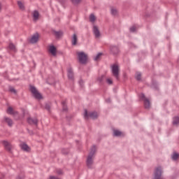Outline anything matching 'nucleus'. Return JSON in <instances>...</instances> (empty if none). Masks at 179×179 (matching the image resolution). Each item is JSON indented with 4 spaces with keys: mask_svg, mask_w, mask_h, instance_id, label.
<instances>
[{
    "mask_svg": "<svg viewBox=\"0 0 179 179\" xmlns=\"http://www.w3.org/2000/svg\"><path fill=\"white\" fill-rule=\"evenodd\" d=\"M152 87H154V89H157V83L156 81L152 82Z\"/></svg>",
    "mask_w": 179,
    "mask_h": 179,
    "instance_id": "c9c22d12",
    "label": "nucleus"
},
{
    "mask_svg": "<svg viewBox=\"0 0 179 179\" xmlns=\"http://www.w3.org/2000/svg\"><path fill=\"white\" fill-rule=\"evenodd\" d=\"M52 32L55 34V37H57V38H59V37H61V36H62V31L53 30Z\"/></svg>",
    "mask_w": 179,
    "mask_h": 179,
    "instance_id": "a211bd4d",
    "label": "nucleus"
},
{
    "mask_svg": "<svg viewBox=\"0 0 179 179\" xmlns=\"http://www.w3.org/2000/svg\"><path fill=\"white\" fill-rule=\"evenodd\" d=\"M173 125H175L177 127V125H179V117L178 116H175L173 118Z\"/></svg>",
    "mask_w": 179,
    "mask_h": 179,
    "instance_id": "6ab92c4d",
    "label": "nucleus"
},
{
    "mask_svg": "<svg viewBox=\"0 0 179 179\" xmlns=\"http://www.w3.org/2000/svg\"><path fill=\"white\" fill-rule=\"evenodd\" d=\"M49 51L51 52L52 55L55 56L57 55V48L54 45H50L49 48Z\"/></svg>",
    "mask_w": 179,
    "mask_h": 179,
    "instance_id": "4468645a",
    "label": "nucleus"
},
{
    "mask_svg": "<svg viewBox=\"0 0 179 179\" xmlns=\"http://www.w3.org/2000/svg\"><path fill=\"white\" fill-rule=\"evenodd\" d=\"M81 0H71V2L74 4V5H78V3H80Z\"/></svg>",
    "mask_w": 179,
    "mask_h": 179,
    "instance_id": "72a5a7b5",
    "label": "nucleus"
},
{
    "mask_svg": "<svg viewBox=\"0 0 179 179\" xmlns=\"http://www.w3.org/2000/svg\"><path fill=\"white\" fill-rule=\"evenodd\" d=\"M30 91L31 93H32L34 97H35V99H37L38 100H40V99H43L41 94H40L39 92L37 91V89H36L34 86H30Z\"/></svg>",
    "mask_w": 179,
    "mask_h": 179,
    "instance_id": "423d86ee",
    "label": "nucleus"
},
{
    "mask_svg": "<svg viewBox=\"0 0 179 179\" xmlns=\"http://www.w3.org/2000/svg\"><path fill=\"white\" fill-rule=\"evenodd\" d=\"M0 9H1V3H0Z\"/></svg>",
    "mask_w": 179,
    "mask_h": 179,
    "instance_id": "a18cd8bd",
    "label": "nucleus"
},
{
    "mask_svg": "<svg viewBox=\"0 0 179 179\" xmlns=\"http://www.w3.org/2000/svg\"><path fill=\"white\" fill-rule=\"evenodd\" d=\"M4 121L8 124V127H12L13 125V120L9 117H5Z\"/></svg>",
    "mask_w": 179,
    "mask_h": 179,
    "instance_id": "dca6fc26",
    "label": "nucleus"
},
{
    "mask_svg": "<svg viewBox=\"0 0 179 179\" xmlns=\"http://www.w3.org/2000/svg\"><path fill=\"white\" fill-rule=\"evenodd\" d=\"M45 108L47 111H50L51 110V103H46L45 104Z\"/></svg>",
    "mask_w": 179,
    "mask_h": 179,
    "instance_id": "bb28decb",
    "label": "nucleus"
},
{
    "mask_svg": "<svg viewBox=\"0 0 179 179\" xmlns=\"http://www.w3.org/2000/svg\"><path fill=\"white\" fill-rule=\"evenodd\" d=\"M49 179H59V178L55 176H50Z\"/></svg>",
    "mask_w": 179,
    "mask_h": 179,
    "instance_id": "a19ab883",
    "label": "nucleus"
},
{
    "mask_svg": "<svg viewBox=\"0 0 179 179\" xmlns=\"http://www.w3.org/2000/svg\"><path fill=\"white\" fill-rule=\"evenodd\" d=\"M8 48H10V50L11 51H14V52L16 51V48L15 47V45H13V43H10L9 46H8Z\"/></svg>",
    "mask_w": 179,
    "mask_h": 179,
    "instance_id": "cd10ccee",
    "label": "nucleus"
},
{
    "mask_svg": "<svg viewBox=\"0 0 179 179\" xmlns=\"http://www.w3.org/2000/svg\"><path fill=\"white\" fill-rule=\"evenodd\" d=\"M38 16H39L38 11L37 10L34 11L33 13L34 20H37L38 19Z\"/></svg>",
    "mask_w": 179,
    "mask_h": 179,
    "instance_id": "412c9836",
    "label": "nucleus"
},
{
    "mask_svg": "<svg viewBox=\"0 0 179 179\" xmlns=\"http://www.w3.org/2000/svg\"><path fill=\"white\" fill-rule=\"evenodd\" d=\"M27 121L30 125H36L37 127L38 124V120L36 117L32 118L29 117L27 118Z\"/></svg>",
    "mask_w": 179,
    "mask_h": 179,
    "instance_id": "1a4fd4ad",
    "label": "nucleus"
},
{
    "mask_svg": "<svg viewBox=\"0 0 179 179\" xmlns=\"http://www.w3.org/2000/svg\"><path fill=\"white\" fill-rule=\"evenodd\" d=\"M77 43H78V36H76V34H74L71 39V44L72 45H76Z\"/></svg>",
    "mask_w": 179,
    "mask_h": 179,
    "instance_id": "f3484780",
    "label": "nucleus"
},
{
    "mask_svg": "<svg viewBox=\"0 0 179 179\" xmlns=\"http://www.w3.org/2000/svg\"><path fill=\"white\" fill-rule=\"evenodd\" d=\"M3 145H4V147L8 152H10V150H12V145L9 142L4 141H3Z\"/></svg>",
    "mask_w": 179,
    "mask_h": 179,
    "instance_id": "ddd939ff",
    "label": "nucleus"
},
{
    "mask_svg": "<svg viewBox=\"0 0 179 179\" xmlns=\"http://www.w3.org/2000/svg\"><path fill=\"white\" fill-rule=\"evenodd\" d=\"M17 5L21 10H24V5H23V3H22V1H18Z\"/></svg>",
    "mask_w": 179,
    "mask_h": 179,
    "instance_id": "b1692460",
    "label": "nucleus"
},
{
    "mask_svg": "<svg viewBox=\"0 0 179 179\" xmlns=\"http://www.w3.org/2000/svg\"><path fill=\"white\" fill-rule=\"evenodd\" d=\"M106 82L108 85H113V80L110 79V78H107L106 79Z\"/></svg>",
    "mask_w": 179,
    "mask_h": 179,
    "instance_id": "e433bc0d",
    "label": "nucleus"
},
{
    "mask_svg": "<svg viewBox=\"0 0 179 179\" xmlns=\"http://www.w3.org/2000/svg\"><path fill=\"white\" fill-rule=\"evenodd\" d=\"M178 157H179V155L178 153H176V152L173 153L171 156L172 160H174V161L177 160Z\"/></svg>",
    "mask_w": 179,
    "mask_h": 179,
    "instance_id": "a878e982",
    "label": "nucleus"
},
{
    "mask_svg": "<svg viewBox=\"0 0 179 179\" xmlns=\"http://www.w3.org/2000/svg\"><path fill=\"white\" fill-rule=\"evenodd\" d=\"M62 106L63 111H68V107L66 106V102L65 101H63L62 102Z\"/></svg>",
    "mask_w": 179,
    "mask_h": 179,
    "instance_id": "5701e85b",
    "label": "nucleus"
},
{
    "mask_svg": "<svg viewBox=\"0 0 179 179\" xmlns=\"http://www.w3.org/2000/svg\"><path fill=\"white\" fill-rule=\"evenodd\" d=\"M111 72L114 78L120 80V66L117 64H113L111 66Z\"/></svg>",
    "mask_w": 179,
    "mask_h": 179,
    "instance_id": "f03ea898",
    "label": "nucleus"
},
{
    "mask_svg": "<svg viewBox=\"0 0 179 179\" xmlns=\"http://www.w3.org/2000/svg\"><path fill=\"white\" fill-rule=\"evenodd\" d=\"M98 82L99 83H103V80H104V76H101L97 78Z\"/></svg>",
    "mask_w": 179,
    "mask_h": 179,
    "instance_id": "c756f323",
    "label": "nucleus"
},
{
    "mask_svg": "<svg viewBox=\"0 0 179 179\" xmlns=\"http://www.w3.org/2000/svg\"><path fill=\"white\" fill-rule=\"evenodd\" d=\"M56 173L59 175L61 176V174L63 173L61 169H57Z\"/></svg>",
    "mask_w": 179,
    "mask_h": 179,
    "instance_id": "4c0bfd02",
    "label": "nucleus"
},
{
    "mask_svg": "<svg viewBox=\"0 0 179 179\" xmlns=\"http://www.w3.org/2000/svg\"><path fill=\"white\" fill-rule=\"evenodd\" d=\"M67 76L70 80H73V70L72 68H69L67 70Z\"/></svg>",
    "mask_w": 179,
    "mask_h": 179,
    "instance_id": "f8f14e48",
    "label": "nucleus"
},
{
    "mask_svg": "<svg viewBox=\"0 0 179 179\" xmlns=\"http://www.w3.org/2000/svg\"><path fill=\"white\" fill-rule=\"evenodd\" d=\"M110 50L113 55H117L120 53V48L117 45H110Z\"/></svg>",
    "mask_w": 179,
    "mask_h": 179,
    "instance_id": "6e6552de",
    "label": "nucleus"
},
{
    "mask_svg": "<svg viewBox=\"0 0 179 179\" xmlns=\"http://www.w3.org/2000/svg\"><path fill=\"white\" fill-rule=\"evenodd\" d=\"M162 174H163V171L162 170V166L157 167L154 172L153 179H163Z\"/></svg>",
    "mask_w": 179,
    "mask_h": 179,
    "instance_id": "20e7f679",
    "label": "nucleus"
},
{
    "mask_svg": "<svg viewBox=\"0 0 179 179\" xmlns=\"http://www.w3.org/2000/svg\"><path fill=\"white\" fill-rule=\"evenodd\" d=\"M77 55L80 64H86L87 62V55L85 52H78Z\"/></svg>",
    "mask_w": 179,
    "mask_h": 179,
    "instance_id": "7ed1b4c3",
    "label": "nucleus"
},
{
    "mask_svg": "<svg viewBox=\"0 0 179 179\" xmlns=\"http://www.w3.org/2000/svg\"><path fill=\"white\" fill-rule=\"evenodd\" d=\"M38 41V33H36L32 36V37L29 40V43L31 44H36Z\"/></svg>",
    "mask_w": 179,
    "mask_h": 179,
    "instance_id": "9b49d317",
    "label": "nucleus"
},
{
    "mask_svg": "<svg viewBox=\"0 0 179 179\" xmlns=\"http://www.w3.org/2000/svg\"><path fill=\"white\" fill-rule=\"evenodd\" d=\"M7 113L8 114L15 115V112H13V108H12V107H8V108L7 109Z\"/></svg>",
    "mask_w": 179,
    "mask_h": 179,
    "instance_id": "c85d7f7f",
    "label": "nucleus"
},
{
    "mask_svg": "<svg viewBox=\"0 0 179 179\" xmlns=\"http://www.w3.org/2000/svg\"><path fill=\"white\" fill-rule=\"evenodd\" d=\"M92 118V120H96V118H97L98 115L96 113V112L94 111V112H90L89 113H87V110H85L84 112V118H85V120H87V118Z\"/></svg>",
    "mask_w": 179,
    "mask_h": 179,
    "instance_id": "39448f33",
    "label": "nucleus"
},
{
    "mask_svg": "<svg viewBox=\"0 0 179 179\" xmlns=\"http://www.w3.org/2000/svg\"><path fill=\"white\" fill-rule=\"evenodd\" d=\"M95 153H96V145H93L91 148L90 154L87 158V166L88 169H92V166H93V157H94Z\"/></svg>",
    "mask_w": 179,
    "mask_h": 179,
    "instance_id": "f257e3e1",
    "label": "nucleus"
},
{
    "mask_svg": "<svg viewBox=\"0 0 179 179\" xmlns=\"http://www.w3.org/2000/svg\"><path fill=\"white\" fill-rule=\"evenodd\" d=\"M16 179H23V177L18 176Z\"/></svg>",
    "mask_w": 179,
    "mask_h": 179,
    "instance_id": "c03bdc74",
    "label": "nucleus"
},
{
    "mask_svg": "<svg viewBox=\"0 0 179 179\" xmlns=\"http://www.w3.org/2000/svg\"><path fill=\"white\" fill-rule=\"evenodd\" d=\"M62 153L64 155H68V151H65V150H62Z\"/></svg>",
    "mask_w": 179,
    "mask_h": 179,
    "instance_id": "37998d69",
    "label": "nucleus"
},
{
    "mask_svg": "<svg viewBox=\"0 0 179 179\" xmlns=\"http://www.w3.org/2000/svg\"><path fill=\"white\" fill-rule=\"evenodd\" d=\"M20 148L22 150H24V152H29V150H30V147H29L26 143L21 144Z\"/></svg>",
    "mask_w": 179,
    "mask_h": 179,
    "instance_id": "2eb2a0df",
    "label": "nucleus"
},
{
    "mask_svg": "<svg viewBox=\"0 0 179 179\" xmlns=\"http://www.w3.org/2000/svg\"><path fill=\"white\" fill-rule=\"evenodd\" d=\"M92 31H93L96 38H99V37H100V35H101L100 31L99 30V28L97 27V26H96V25L93 26Z\"/></svg>",
    "mask_w": 179,
    "mask_h": 179,
    "instance_id": "9d476101",
    "label": "nucleus"
},
{
    "mask_svg": "<svg viewBox=\"0 0 179 179\" xmlns=\"http://www.w3.org/2000/svg\"><path fill=\"white\" fill-rule=\"evenodd\" d=\"M79 85H80V86L81 87H83V80H80L79 81Z\"/></svg>",
    "mask_w": 179,
    "mask_h": 179,
    "instance_id": "58836bf2",
    "label": "nucleus"
},
{
    "mask_svg": "<svg viewBox=\"0 0 179 179\" xmlns=\"http://www.w3.org/2000/svg\"><path fill=\"white\" fill-rule=\"evenodd\" d=\"M130 31L131 33H135L136 31V27L133 26L130 27Z\"/></svg>",
    "mask_w": 179,
    "mask_h": 179,
    "instance_id": "2f4dec72",
    "label": "nucleus"
},
{
    "mask_svg": "<svg viewBox=\"0 0 179 179\" xmlns=\"http://www.w3.org/2000/svg\"><path fill=\"white\" fill-rule=\"evenodd\" d=\"M90 22H91V23H94V22H96V16H94V14L90 15Z\"/></svg>",
    "mask_w": 179,
    "mask_h": 179,
    "instance_id": "393cba45",
    "label": "nucleus"
},
{
    "mask_svg": "<svg viewBox=\"0 0 179 179\" xmlns=\"http://www.w3.org/2000/svg\"><path fill=\"white\" fill-rule=\"evenodd\" d=\"M103 54L101 53H98L94 57V61H97L99 59V58H100L101 57Z\"/></svg>",
    "mask_w": 179,
    "mask_h": 179,
    "instance_id": "7c9ffc66",
    "label": "nucleus"
},
{
    "mask_svg": "<svg viewBox=\"0 0 179 179\" xmlns=\"http://www.w3.org/2000/svg\"><path fill=\"white\" fill-rule=\"evenodd\" d=\"M27 131L30 135H33V131H31L30 129H27Z\"/></svg>",
    "mask_w": 179,
    "mask_h": 179,
    "instance_id": "79ce46f5",
    "label": "nucleus"
},
{
    "mask_svg": "<svg viewBox=\"0 0 179 179\" xmlns=\"http://www.w3.org/2000/svg\"><path fill=\"white\" fill-rule=\"evenodd\" d=\"M135 78L138 82L141 81L142 78V73H141V72H136Z\"/></svg>",
    "mask_w": 179,
    "mask_h": 179,
    "instance_id": "aec40b11",
    "label": "nucleus"
},
{
    "mask_svg": "<svg viewBox=\"0 0 179 179\" xmlns=\"http://www.w3.org/2000/svg\"><path fill=\"white\" fill-rule=\"evenodd\" d=\"M9 90H10V92L11 93H14V94H16V90H15V88L10 87L9 88Z\"/></svg>",
    "mask_w": 179,
    "mask_h": 179,
    "instance_id": "f704fd0d",
    "label": "nucleus"
},
{
    "mask_svg": "<svg viewBox=\"0 0 179 179\" xmlns=\"http://www.w3.org/2000/svg\"><path fill=\"white\" fill-rule=\"evenodd\" d=\"M114 136H121L122 135V132L119 130H113Z\"/></svg>",
    "mask_w": 179,
    "mask_h": 179,
    "instance_id": "4be33fe9",
    "label": "nucleus"
},
{
    "mask_svg": "<svg viewBox=\"0 0 179 179\" xmlns=\"http://www.w3.org/2000/svg\"><path fill=\"white\" fill-rule=\"evenodd\" d=\"M106 103H111V99L110 98H108L106 99Z\"/></svg>",
    "mask_w": 179,
    "mask_h": 179,
    "instance_id": "ea45409f",
    "label": "nucleus"
},
{
    "mask_svg": "<svg viewBox=\"0 0 179 179\" xmlns=\"http://www.w3.org/2000/svg\"><path fill=\"white\" fill-rule=\"evenodd\" d=\"M139 99L144 101V107L145 108H150V101L149 99L146 98L144 94H139Z\"/></svg>",
    "mask_w": 179,
    "mask_h": 179,
    "instance_id": "0eeeda50",
    "label": "nucleus"
},
{
    "mask_svg": "<svg viewBox=\"0 0 179 179\" xmlns=\"http://www.w3.org/2000/svg\"><path fill=\"white\" fill-rule=\"evenodd\" d=\"M111 14L113 15V16H115V15H117V9L111 8Z\"/></svg>",
    "mask_w": 179,
    "mask_h": 179,
    "instance_id": "473e14b6",
    "label": "nucleus"
}]
</instances>
